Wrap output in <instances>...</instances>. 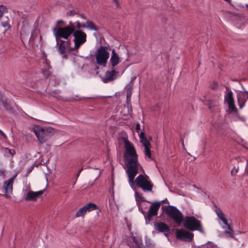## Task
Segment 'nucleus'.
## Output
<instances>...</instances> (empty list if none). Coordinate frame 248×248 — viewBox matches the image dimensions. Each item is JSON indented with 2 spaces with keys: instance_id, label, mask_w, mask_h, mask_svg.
Here are the masks:
<instances>
[{
  "instance_id": "nucleus-1",
  "label": "nucleus",
  "mask_w": 248,
  "mask_h": 248,
  "mask_svg": "<svg viewBox=\"0 0 248 248\" xmlns=\"http://www.w3.org/2000/svg\"><path fill=\"white\" fill-rule=\"evenodd\" d=\"M125 151L124 157L127 163V170L126 172L128 177L129 182L133 183L134 179L138 171L140 163L138 162V155L132 143L127 139L124 140Z\"/></svg>"
},
{
  "instance_id": "nucleus-2",
  "label": "nucleus",
  "mask_w": 248,
  "mask_h": 248,
  "mask_svg": "<svg viewBox=\"0 0 248 248\" xmlns=\"http://www.w3.org/2000/svg\"><path fill=\"white\" fill-rule=\"evenodd\" d=\"M35 135L41 143L46 142L55 133V129L51 127L37 126L34 129Z\"/></svg>"
},
{
  "instance_id": "nucleus-3",
  "label": "nucleus",
  "mask_w": 248,
  "mask_h": 248,
  "mask_svg": "<svg viewBox=\"0 0 248 248\" xmlns=\"http://www.w3.org/2000/svg\"><path fill=\"white\" fill-rule=\"evenodd\" d=\"M68 26L63 27H54L53 28L52 31L57 41L58 38H63L66 40H68L69 37L73 34L75 31V26L74 24L70 21Z\"/></svg>"
},
{
  "instance_id": "nucleus-4",
  "label": "nucleus",
  "mask_w": 248,
  "mask_h": 248,
  "mask_svg": "<svg viewBox=\"0 0 248 248\" xmlns=\"http://www.w3.org/2000/svg\"><path fill=\"white\" fill-rule=\"evenodd\" d=\"M183 225L189 231H198L201 233H205L201 221L194 216H186L184 219Z\"/></svg>"
},
{
  "instance_id": "nucleus-5",
  "label": "nucleus",
  "mask_w": 248,
  "mask_h": 248,
  "mask_svg": "<svg viewBox=\"0 0 248 248\" xmlns=\"http://www.w3.org/2000/svg\"><path fill=\"white\" fill-rule=\"evenodd\" d=\"M165 211L166 214L176 223L180 224L183 222V215L176 207L173 205H167L165 207Z\"/></svg>"
},
{
  "instance_id": "nucleus-6",
  "label": "nucleus",
  "mask_w": 248,
  "mask_h": 248,
  "mask_svg": "<svg viewBox=\"0 0 248 248\" xmlns=\"http://www.w3.org/2000/svg\"><path fill=\"white\" fill-rule=\"evenodd\" d=\"M95 55L96 63L98 65L105 67L109 56L108 47L106 46H101L97 50Z\"/></svg>"
},
{
  "instance_id": "nucleus-7",
  "label": "nucleus",
  "mask_w": 248,
  "mask_h": 248,
  "mask_svg": "<svg viewBox=\"0 0 248 248\" xmlns=\"http://www.w3.org/2000/svg\"><path fill=\"white\" fill-rule=\"evenodd\" d=\"M137 186L141 188L144 192H150L152 190L153 184L149 180V176L147 175L140 174L136 179Z\"/></svg>"
},
{
  "instance_id": "nucleus-8",
  "label": "nucleus",
  "mask_w": 248,
  "mask_h": 248,
  "mask_svg": "<svg viewBox=\"0 0 248 248\" xmlns=\"http://www.w3.org/2000/svg\"><path fill=\"white\" fill-rule=\"evenodd\" d=\"M74 37V47H71V50L78 49L81 45L85 43L86 41V34L80 30H76L73 33Z\"/></svg>"
},
{
  "instance_id": "nucleus-9",
  "label": "nucleus",
  "mask_w": 248,
  "mask_h": 248,
  "mask_svg": "<svg viewBox=\"0 0 248 248\" xmlns=\"http://www.w3.org/2000/svg\"><path fill=\"white\" fill-rule=\"evenodd\" d=\"M159 208L158 204H157L155 202L152 203L146 216H145L146 224H149L153 219V217L157 216Z\"/></svg>"
},
{
  "instance_id": "nucleus-10",
  "label": "nucleus",
  "mask_w": 248,
  "mask_h": 248,
  "mask_svg": "<svg viewBox=\"0 0 248 248\" xmlns=\"http://www.w3.org/2000/svg\"><path fill=\"white\" fill-rule=\"evenodd\" d=\"M194 234L184 229L178 230L176 232V237L183 241L190 242L193 239Z\"/></svg>"
},
{
  "instance_id": "nucleus-11",
  "label": "nucleus",
  "mask_w": 248,
  "mask_h": 248,
  "mask_svg": "<svg viewBox=\"0 0 248 248\" xmlns=\"http://www.w3.org/2000/svg\"><path fill=\"white\" fill-rule=\"evenodd\" d=\"M16 175L4 182L3 188L4 189V196L6 198L10 197L13 191V185Z\"/></svg>"
},
{
  "instance_id": "nucleus-12",
  "label": "nucleus",
  "mask_w": 248,
  "mask_h": 248,
  "mask_svg": "<svg viewBox=\"0 0 248 248\" xmlns=\"http://www.w3.org/2000/svg\"><path fill=\"white\" fill-rule=\"evenodd\" d=\"M70 41L69 40L64 41L60 40L59 42L57 41V46L58 48V51L60 54H64L66 53V49H68L70 51H72L71 48L70 47Z\"/></svg>"
},
{
  "instance_id": "nucleus-13",
  "label": "nucleus",
  "mask_w": 248,
  "mask_h": 248,
  "mask_svg": "<svg viewBox=\"0 0 248 248\" xmlns=\"http://www.w3.org/2000/svg\"><path fill=\"white\" fill-rule=\"evenodd\" d=\"M155 228L156 231L165 233H169L170 232L169 226L163 222H155Z\"/></svg>"
},
{
  "instance_id": "nucleus-14",
  "label": "nucleus",
  "mask_w": 248,
  "mask_h": 248,
  "mask_svg": "<svg viewBox=\"0 0 248 248\" xmlns=\"http://www.w3.org/2000/svg\"><path fill=\"white\" fill-rule=\"evenodd\" d=\"M118 72L113 70L111 71H107L106 72L105 76L102 79L103 81L106 83L110 81L114 80L116 78V75Z\"/></svg>"
},
{
  "instance_id": "nucleus-15",
  "label": "nucleus",
  "mask_w": 248,
  "mask_h": 248,
  "mask_svg": "<svg viewBox=\"0 0 248 248\" xmlns=\"http://www.w3.org/2000/svg\"><path fill=\"white\" fill-rule=\"evenodd\" d=\"M44 193V190H40L37 192L30 191L28 192L25 197L26 201H34L40 195H42Z\"/></svg>"
},
{
  "instance_id": "nucleus-16",
  "label": "nucleus",
  "mask_w": 248,
  "mask_h": 248,
  "mask_svg": "<svg viewBox=\"0 0 248 248\" xmlns=\"http://www.w3.org/2000/svg\"><path fill=\"white\" fill-rule=\"evenodd\" d=\"M127 244L130 248H140L142 245L140 240L138 241L135 236H131L127 241Z\"/></svg>"
},
{
  "instance_id": "nucleus-17",
  "label": "nucleus",
  "mask_w": 248,
  "mask_h": 248,
  "mask_svg": "<svg viewBox=\"0 0 248 248\" xmlns=\"http://www.w3.org/2000/svg\"><path fill=\"white\" fill-rule=\"evenodd\" d=\"M30 27L27 19L25 18L22 21V26L20 31L21 38H24L28 35L30 32Z\"/></svg>"
},
{
  "instance_id": "nucleus-18",
  "label": "nucleus",
  "mask_w": 248,
  "mask_h": 248,
  "mask_svg": "<svg viewBox=\"0 0 248 248\" xmlns=\"http://www.w3.org/2000/svg\"><path fill=\"white\" fill-rule=\"evenodd\" d=\"M121 61L118 54L114 49H113L111 52V56L110 59V62L112 68L115 67Z\"/></svg>"
},
{
  "instance_id": "nucleus-19",
  "label": "nucleus",
  "mask_w": 248,
  "mask_h": 248,
  "mask_svg": "<svg viewBox=\"0 0 248 248\" xmlns=\"http://www.w3.org/2000/svg\"><path fill=\"white\" fill-rule=\"evenodd\" d=\"M2 101L3 106L4 108L5 109L11 113H14L15 112L14 110V103L10 101H8L7 99L2 100V99L0 100Z\"/></svg>"
},
{
  "instance_id": "nucleus-20",
  "label": "nucleus",
  "mask_w": 248,
  "mask_h": 248,
  "mask_svg": "<svg viewBox=\"0 0 248 248\" xmlns=\"http://www.w3.org/2000/svg\"><path fill=\"white\" fill-rule=\"evenodd\" d=\"M247 100L245 98V95L242 94L237 95V101L240 108H242L244 106Z\"/></svg>"
},
{
  "instance_id": "nucleus-21",
  "label": "nucleus",
  "mask_w": 248,
  "mask_h": 248,
  "mask_svg": "<svg viewBox=\"0 0 248 248\" xmlns=\"http://www.w3.org/2000/svg\"><path fill=\"white\" fill-rule=\"evenodd\" d=\"M86 212H91L98 209L97 206L93 203H89L83 206Z\"/></svg>"
},
{
  "instance_id": "nucleus-22",
  "label": "nucleus",
  "mask_w": 248,
  "mask_h": 248,
  "mask_svg": "<svg viewBox=\"0 0 248 248\" xmlns=\"http://www.w3.org/2000/svg\"><path fill=\"white\" fill-rule=\"evenodd\" d=\"M41 73L43 75L45 78H48L49 77H52V71L50 69H43L41 70Z\"/></svg>"
},
{
  "instance_id": "nucleus-23",
  "label": "nucleus",
  "mask_w": 248,
  "mask_h": 248,
  "mask_svg": "<svg viewBox=\"0 0 248 248\" xmlns=\"http://www.w3.org/2000/svg\"><path fill=\"white\" fill-rule=\"evenodd\" d=\"M87 28L90 30L97 31L98 29L96 27L93 22L91 20L86 21Z\"/></svg>"
},
{
  "instance_id": "nucleus-24",
  "label": "nucleus",
  "mask_w": 248,
  "mask_h": 248,
  "mask_svg": "<svg viewBox=\"0 0 248 248\" xmlns=\"http://www.w3.org/2000/svg\"><path fill=\"white\" fill-rule=\"evenodd\" d=\"M225 100L228 103L234 101L233 93L231 91L228 92L225 96Z\"/></svg>"
},
{
  "instance_id": "nucleus-25",
  "label": "nucleus",
  "mask_w": 248,
  "mask_h": 248,
  "mask_svg": "<svg viewBox=\"0 0 248 248\" xmlns=\"http://www.w3.org/2000/svg\"><path fill=\"white\" fill-rule=\"evenodd\" d=\"M136 78H134L133 79H132L129 83L126 85V88L127 89V93H132L133 87H134V83L133 81L135 80Z\"/></svg>"
},
{
  "instance_id": "nucleus-26",
  "label": "nucleus",
  "mask_w": 248,
  "mask_h": 248,
  "mask_svg": "<svg viewBox=\"0 0 248 248\" xmlns=\"http://www.w3.org/2000/svg\"><path fill=\"white\" fill-rule=\"evenodd\" d=\"M86 211L83 207V206L80 208L76 213L75 217H84L86 214Z\"/></svg>"
},
{
  "instance_id": "nucleus-27",
  "label": "nucleus",
  "mask_w": 248,
  "mask_h": 248,
  "mask_svg": "<svg viewBox=\"0 0 248 248\" xmlns=\"http://www.w3.org/2000/svg\"><path fill=\"white\" fill-rule=\"evenodd\" d=\"M228 107L230 110H231L232 112H236L237 111V109L236 108L234 101L228 103Z\"/></svg>"
},
{
  "instance_id": "nucleus-28",
  "label": "nucleus",
  "mask_w": 248,
  "mask_h": 248,
  "mask_svg": "<svg viewBox=\"0 0 248 248\" xmlns=\"http://www.w3.org/2000/svg\"><path fill=\"white\" fill-rule=\"evenodd\" d=\"M135 197L137 200H138V199H140L141 201L152 203L151 202L146 200L145 198L143 197L142 194H140L137 191L135 192Z\"/></svg>"
},
{
  "instance_id": "nucleus-29",
  "label": "nucleus",
  "mask_w": 248,
  "mask_h": 248,
  "mask_svg": "<svg viewBox=\"0 0 248 248\" xmlns=\"http://www.w3.org/2000/svg\"><path fill=\"white\" fill-rule=\"evenodd\" d=\"M151 147H148L145 148V155L147 156L149 158L152 160H154V159L152 157L151 150Z\"/></svg>"
},
{
  "instance_id": "nucleus-30",
  "label": "nucleus",
  "mask_w": 248,
  "mask_h": 248,
  "mask_svg": "<svg viewBox=\"0 0 248 248\" xmlns=\"http://www.w3.org/2000/svg\"><path fill=\"white\" fill-rule=\"evenodd\" d=\"M7 11V8L3 5H0V18L2 16L4 12Z\"/></svg>"
},
{
  "instance_id": "nucleus-31",
  "label": "nucleus",
  "mask_w": 248,
  "mask_h": 248,
  "mask_svg": "<svg viewBox=\"0 0 248 248\" xmlns=\"http://www.w3.org/2000/svg\"><path fill=\"white\" fill-rule=\"evenodd\" d=\"M144 146V147H151V144L150 142L147 140V138H144L143 140H140Z\"/></svg>"
},
{
  "instance_id": "nucleus-32",
  "label": "nucleus",
  "mask_w": 248,
  "mask_h": 248,
  "mask_svg": "<svg viewBox=\"0 0 248 248\" xmlns=\"http://www.w3.org/2000/svg\"><path fill=\"white\" fill-rule=\"evenodd\" d=\"M226 225L227 226V228L229 230V231H226L225 233H229L231 237H233V231L232 230V228L228 224V225Z\"/></svg>"
},
{
  "instance_id": "nucleus-33",
  "label": "nucleus",
  "mask_w": 248,
  "mask_h": 248,
  "mask_svg": "<svg viewBox=\"0 0 248 248\" xmlns=\"http://www.w3.org/2000/svg\"><path fill=\"white\" fill-rule=\"evenodd\" d=\"M131 95H132V93H126V102H127V105H128V106L129 105L130 106H131Z\"/></svg>"
},
{
  "instance_id": "nucleus-34",
  "label": "nucleus",
  "mask_w": 248,
  "mask_h": 248,
  "mask_svg": "<svg viewBox=\"0 0 248 248\" xmlns=\"http://www.w3.org/2000/svg\"><path fill=\"white\" fill-rule=\"evenodd\" d=\"M216 213L218 217H220L224 215L223 211L219 208L216 209Z\"/></svg>"
},
{
  "instance_id": "nucleus-35",
  "label": "nucleus",
  "mask_w": 248,
  "mask_h": 248,
  "mask_svg": "<svg viewBox=\"0 0 248 248\" xmlns=\"http://www.w3.org/2000/svg\"><path fill=\"white\" fill-rule=\"evenodd\" d=\"M238 169H239V167H237V168H236L235 167H234L231 171V175L234 176V175H236L237 173L238 172Z\"/></svg>"
},
{
  "instance_id": "nucleus-36",
  "label": "nucleus",
  "mask_w": 248,
  "mask_h": 248,
  "mask_svg": "<svg viewBox=\"0 0 248 248\" xmlns=\"http://www.w3.org/2000/svg\"><path fill=\"white\" fill-rule=\"evenodd\" d=\"M67 15L68 16H74V15L78 14L76 11L74 10H70L67 12Z\"/></svg>"
},
{
  "instance_id": "nucleus-37",
  "label": "nucleus",
  "mask_w": 248,
  "mask_h": 248,
  "mask_svg": "<svg viewBox=\"0 0 248 248\" xmlns=\"http://www.w3.org/2000/svg\"><path fill=\"white\" fill-rule=\"evenodd\" d=\"M45 63L47 69L49 70L52 69V66L50 65V62L47 59L45 61Z\"/></svg>"
},
{
  "instance_id": "nucleus-38",
  "label": "nucleus",
  "mask_w": 248,
  "mask_h": 248,
  "mask_svg": "<svg viewBox=\"0 0 248 248\" xmlns=\"http://www.w3.org/2000/svg\"><path fill=\"white\" fill-rule=\"evenodd\" d=\"M219 218L224 223L225 225H228L227 220L224 217V215L222 216Z\"/></svg>"
},
{
  "instance_id": "nucleus-39",
  "label": "nucleus",
  "mask_w": 248,
  "mask_h": 248,
  "mask_svg": "<svg viewBox=\"0 0 248 248\" xmlns=\"http://www.w3.org/2000/svg\"><path fill=\"white\" fill-rule=\"evenodd\" d=\"M218 87V84L216 82H213L211 85V88L213 90H216Z\"/></svg>"
},
{
  "instance_id": "nucleus-40",
  "label": "nucleus",
  "mask_w": 248,
  "mask_h": 248,
  "mask_svg": "<svg viewBox=\"0 0 248 248\" xmlns=\"http://www.w3.org/2000/svg\"><path fill=\"white\" fill-rule=\"evenodd\" d=\"M2 26L4 28H7L8 29H9L10 28V24L7 22H3L1 23Z\"/></svg>"
},
{
  "instance_id": "nucleus-41",
  "label": "nucleus",
  "mask_w": 248,
  "mask_h": 248,
  "mask_svg": "<svg viewBox=\"0 0 248 248\" xmlns=\"http://www.w3.org/2000/svg\"><path fill=\"white\" fill-rule=\"evenodd\" d=\"M139 136L140 140H143L144 138H146V136H145V133L144 132H141Z\"/></svg>"
},
{
  "instance_id": "nucleus-42",
  "label": "nucleus",
  "mask_w": 248,
  "mask_h": 248,
  "mask_svg": "<svg viewBox=\"0 0 248 248\" xmlns=\"http://www.w3.org/2000/svg\"><path fill=\"white\" fill-rule=\"evenodd\" d=\"M75 23L76 24V27L78 28V30L81 29V23L79 21H77Z\"/></svg>"
},
{
  "instance_id": "nucleus-43",
  "label": "nucleus",
  "mask_w": 248,
  "mask_h": 248,
  "mask_svg": "<svg viewBox=\"0 0 248 248\" xmlns=\"http://www.w3.org/2000/svg\"><path fill=\"white\" fill-rule=\"evenodd\" d=\"M113 1L116 7L119 8L120 7L119 2L118 0H113Z\"/></svg>"
},
{
  "instance_id": "nucleus-44",
  "label": "nucleus",
  "mask_w": 248,
  "mask_h": 248,
  "mask_svg": "<svg viewBox=\"0 0 248 248\" xmlns=\"http://www.w3.org/2000/svg\"><path fill=\"white\" fill-rule=\"evenodd\" d=\"M5 176V170H4L0 169V176H2L3 178H4Z\"/></svg>"
},
{
  "instance_id": "nucleus-45",
  "label": "nucleus",
  "mask_w": 248,
  "mask_h": 248,
  "mask_svg": "<svg viewBox=\"0 0 248 248\" xmlns=\"http://www.w3.org/2000/svg\"><path fill=\"white\" fill-rule=\"evenodd\" d=\"M167 200V199L164 200H162L160 202H155L156 203H157V204H158L159 205V207H160V205H161V204L162 203H164L165 202H166V201Z\"/></svg>"
},
{
  "instance_id": "nucleus-46",
  "label": "nucleus",
  "mask_w": 248,
  "mask_h": 248,
  "mask_svg": "<svg viewBox=\"0 0 248 248\" xmlns=\"http://www.w3.org/2000/svg\"><path fill=\"white\" fill-rule=\"evenodd\" d=\"M139 210L144 215V218H145V216H146L147 213L141 208H139Z\"/></svg>"
},
{
  "instance_id": "nucleus-47",
  "label": "nucleus",
  "mask_w": 248,
  "mask_h": 248,
  "mask_svg": "<svg viewBox=\"0 0 248 248\" xmlns=\"http://www.w3.org/2000/svg\"><path fill=\"white\" fill-rule=\"evenodd\" d=\"M140 124L139 123H137L136 124V131H139L140 130Z\"/></svg>"
},
{
  "instance_id": "nucleus-48",
  "label": "nucleus",
  "mask_w": 248,
  "mask_h": 248,
  "mask_svg": "<svg viewBox=\"0 0 248 248\" xmlns=\"http://www.w3.org/2000/svg\"><path fill=\"white\" fill-rule=\"evenodd\" d=\"M245 172L248 174V160L247 161V164L245 169Z\"/></svg>"
},
{
  "instance_id": "nucleus-49",
  "label": "nucleus",
  "mask_w": 248,
  "mask_h": 248,
  "mask_svg": "<svg viewBox=\"0 0 248 248\" xmlns=\"http://www.w3.org/2000/svg\"><path fill=\"white\" fill-rule=\"evenodd\" d=\"M34 40V38L33 36V33H32L31 35V36L30 38V41L33 42Z\"/></svg>"
},
{
  "instance_id": "nucleus-50",
  "label": "nucleus",
  "mask_w": 248,
  "mask_h": 248,
  "mask_svg": "<svg viewBox=\"0 0 248 248\" xmlns=\"http://www.w3.org/2000/svg\"><path fill=\"white\" fill-rule=\"evenodd\" d=\"M61 54L62 55V58L63 59H67V55L66 54V53H64V54Z\"/></svg>"
},
{
  "instance_id": "nucleus-51",
  "label": "nucleus",
  "mask_w": 248,
  "mask_h": 248,
  "mask_svg": "<svg viewBox=\"0 0 248 248\" xmlns=\"http://www.w3.org/2000/svg\"><path fill=\"white\" fill-rule=\"evenodd\" d=\"M243 93L247 94V95H245V98L247 99H248V91H247L246 90H244L243 91Z\"/></svg>"
},
{
  "instance_id": "nucleus-52",
  "label": "nucleus",
  "mask_w": 248,
  "mask_h": 248,
  "mask_svg": "<svg viewBox=\"0 0 248 248\" xmlns=\"http://www.w3.org/2000/svg\"><path fill=\"white\" fill-rule=\"evenodd\" d=\"M87 28L86 22L85 23L81 24V28Z\"/></svg>"
},
{
  "instance_id": "nucleus-53",
  "label": "nucleus",
  "mask_w": 248,
  "mask_h": 248,
  "mask_svg": "<svg viewBox=\"0 0 248 248\" xmlns=\"http://www.w3.org/2000/svg\"><path fill=\"white\" fill-rule=\"evenodd\" d=\"M60 23H62V24H63L64 23V21L62 20H59L57 21V24H60Z\"/></svg>"
},
{
  "instance_id": "nucleus-54",
  "label": "nucleus",
  "mask_w": 248,
  "mask_h": 248,
  "mask_svg": "<svg viewBox=\"0 0 248 248\" xmlns=\"http://www.w3.org/2000/svg\"><path fill=\"white\" fill-rule=\"evenodd\" d=\"M0 133L1 134L2 136L6 137L5 134L1 130H0Z\"/></svg>"
},
{
  "instance_id": "nucleus-55",
  "label": "nucleus",
  "mask_w": 248,
  "mask_h": 248,
  "mask_svg": "<svg viewBox=\"0 0 248 248\" xmlns=\"http://www.w3.org/2000/svg\"><path fill=\"white\" fill-rule=\"evenodd\" d=\"M52 93L55 94V95H57L58 94V92L57 91H53L52 92Z\"/></svg>"
},
{
  "instance_id": "nucleus-56",
  "label": "nucleus",
  "mask_w": 248,
  "mask_h": 248,
  "mask_svg": "<svg viewBox=\"0 0 248 248\" xmlns=\"http://www.w3.org/2000/svg\"><path fill=\"white\" fill-rule=\"evenodd\" d=\"M82 170V168L80 169L79 170V171H78V174H77V176H78V177L79 176V174H80V173L81 172V170Z\"/></svg>"
},
{
  "instance_id": "nucleus-57",
  "label": "nucleus",
  "mask_w": 248,
  "mask_h": 248,
  "mask_svg": "<svg viewBox=\"0 0 248 248\" xmlns=\"http://www.w3.org/2000/svg\"><path fill=\"white\" fill-rule=\"evenodd\" d=\"M226 88L227 90H229V88H228V87L226 86Z\"/></svg>"
},
{
  "instance_id": "nucleus-58",
  "label": "nucleus",
  "mask_w": 248,
  "mask_h": 248,
  "mask_svg": "<svg viewBox=\"0 0 248 248\" xmlns=\"http://www.w3.org/2000/svg\"><path fill=\"white\" fill-rule=\"evenodd\" d=\"M81 17H82V18H85V17H84L83 16H81Z\"/></svg>"
},
{
  "instance_id": "nucleus-59",
  "label": "nucleus",
  "mask_w": 248,
  "mask_h": 248,
  "mask_svg": "<svg viewBox=\"0 0 248 248\" xmlns=\"http://www.w3.org/2000/svg\"><path fill=\"white\" fill-rule=\"evenodd\" d=\"M31 171V170H29V172H30Z\"/></svg>"
},
{
  "instance_id": "nucleus-60",
  "label": "nucleus",
  "mask_w": 248,
  "mask_h": 248,
  "mask_svg": "<svg viewBox=\"0 0 248 248\" xmlns=\"http://www.w3.org/2000/svg\"><path fill=\"white\" fill-rule=\"evenodd\" d=\"M246 7L248 8V4H246Z\"/></svg>"
},
{
  "instance_id": "nucleus-61",
  "label": "nucleus",
  "mask_w": 248,
  "mask_h": 248,
  "mask_svg": "<svg viewBox=\"0 0 248 248\" xmlns=\"http://www.w3.org/2000/svg\"><path fill=\"white\" fill-rule=\"evenodd\" d=\"M99 68L98 67H96V69H98Z\"/></svg>"
}]
</instances>
